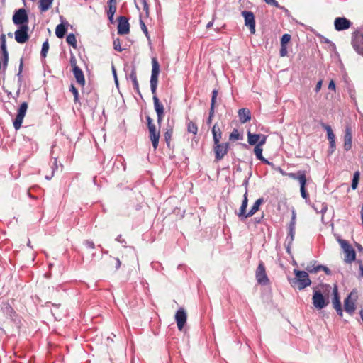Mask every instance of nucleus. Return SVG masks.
<instances>
[{"label": "nucleus", "instance_id": "nucleus-55", "mask_svg": "<svg viewBox=\"0 0 363 363\" xmlns=\"http://www.w3.org/2000/svg\"><path fill=\"white\" fill-rule=\"evenodd\" d=\"M116 240L117 242H118L121 243L122 245H123V246H124L125 247H126V245H125V244H126V241H125L124 239H123V238H122L121 235H118V237L116 238Z\"/></svg>", "mask_w": 363, "mask_h": 363}, {"label": "nucleus", "instance_id": "nucleus-63", "mask_svg": "<svg viewBox=\"0 0 363 363\" xmlns=\"http://www.w3.org/2000/svg\"><path fill=\"white\" fill-rule=\"evenodd\" d=\"M215 16L216 15L214 14L213 17V19L207 23V25H206V28H211L213 26V23H214Z\"/></svg>", "mask_w": 363, "mask_h": 363}, {"label": "nucleus", "instance_id": "nucleus-14", "mask_svg": "<svg viewBox=\"0 0 363 363\" xmlns=\"http://www.w3.org/2000/svg\"><path fill=\"white\" fill-rule=\"evenodd\" d=\"M333 308L335 309L337 315L340 317H342V304L340 301V297L339 296L337 287L336 285H335L334 288L333 289Z\"/></svg>", "mask_w": 363, "mask_h": 363}, {"label": "nucleus", "instance_id": "nucleus-2", "mask_svg": "<svg viewBox=\"0 0 363 363\" xmlns=\"http://www.w3.org/2000/svg\"><path fill=\"white\" fill-rule=\"evenodd\" d=\"M294 274L296 278L292 281L291 285L294 286L295 284H298L297 287L298 290H303L311 284V281L306 271L294 269Z\"/></svg>", "mask_w": 363, "mask_h": 363}, {"label": "nucleus", "instance_id": "nucleus-51", "mask_svg": "<svg viewBox=\"0 0 363 363\" xmlns=\"http://www.w3.org/2000/svg\"><path fill=\"white\" fill-rule=\"evenodd\" d=\"M69 62H70V65L72 67V70H74L75 67H79L77 65V60L74 55H71Z\"/></svg>", "mask_w": 363, "mask_h": 363}, {"label": "nucleus", "instance_id": "nucleus-22", "mask_svg": "<svg viewBox=\"0 0 363 363\" xmlns=\"http://www.w3.org/2000/svg\"><path fill=\"white\" fill-rule=\"evenodd\" d=\"M238 114L241 123H245L251 120V113L247 108L239 109Z\"/></svg>", "mask_w": 363, "mask_h": 363}, {"label": "nucleus", "instance_id": "nucleus-32", "mask_svg": "<svg viewBox=\"0 0 363 363\" xmlns=\"http://www.w3.org/2000/svg\"><path fill=\"white\" fill-rule=\"evenodd\" d=\"M187 131L189 133L196 135L198 132L197 125L194 122L189 121L187 122Z\"/></svg>", "mask_w": 363, "mask_h": 363}, {"label": "nucleus", "instance_id": "nucleus-18", "mask_svg": "<svg viewBox=\"0 0 363 363\" xmlns=\"http://www.w3.org/2000/svg\"><path fill=\"white\" fill-rule=\"evenodd\" d=\"M149 132H150V138L152 143V146L155 150H156L158 147L159 143V139H160V131H157L156 130L155 125H152L151 127L148 128Z\"/></svg>", "mask_w": 363, "mask_h": 363}, {"label": "nucleus", "instance_id": "nucleus-25", "mask_svg": "<svg viewBox=\"0 0 363 363\" xmlns=\"http://www.w3.org/2000/svg\"><path fill=\"white\" fill-rule=\"evenodd\" d=\"M212 133H213V143L217 144L218 143H220V140L222 138V133H221V130L217 123L214 124V125L213 126Z\"/></svg>", "mask_w": 363, "mask_h": 363}, {"label": "nucleus", "instance_id": "nucleus-53", "mask_svg": "<svg viewBox=\"0 0 363 363\" xmlns=\"http://www.w3.org/2000/svg\"><path fill=\"white\" fill-rule=\"evenodd\" d=\"M142 1V4L143 5L144 11H145L146 14L148 15V13H149V6H148V4L147 2V0H143V1Z\"/></svg>", "mask_w": 363, "mask_h": 363}, {"label": "nucleus", "instance_id": "nucleus-36", "mask_svg": "<svg viewBox=\"0 0 363 363\" xmlns=\"http://www.w3.org/2000/svg\"><path fill=\"white\" fill-rule=\"evenodd\" d=\"M229 139L230 140H239L242 139V136L237 129H234L230 134Z\"/></svg>", "mask_w": 363, "mask_h": 363}, {"label": "nucleus", "instance_id": "nucleus-64", "mask_svg": "<svg viewBox=\"0 0 363 363\" xmlns=\"http://www.w3.org/2000/svg\"><path fill=\"white\" fill-rule=\"evenodd\" d=\"M115 261H116V265H115V267L116 269H118L121 267V261L118 258H116L115 259Z\"/></svg>", "mask_w": 363, "mask_h": 363}, {"label": "nucleus", "instance_id": "nucleus-35", "mask_svg": "<svg viewBox=\"0 0 363 363\" xmlns=\"http://www.w3.org/2000/svg\"><path fill=\"white\" fill-rule=\"evenodd\" d=\"M359 172L357 171L354 173L353 179L352 182L351 187L353 190H355L357 188L359 179Z\"/></svg>", "mask_w": 363, "mask_h": 363}, {"label": "nucleus", "instance_id": "nucleus-23", "mask_svg": "<svg viewBox=\"0 0 363 363\" xmlns=\"http://www.w3.org/2000/svg\"><path fill=\"white\" fill-rule=\"evenodd\" d=\"M1 311L6 317L11 320H15L16 312L9 303H4L1 306Z\"/></svg>", "mask_w": 363, "mask_h": 363}, {"label": "nucleus", "instance_id": "nucleus-1", "mask_svg": "<svg viewBox=\"0 0 363 363\" xmlns=\"http://www.w3.org/2000/svg\"><path fill=\"white\" fill-rule=\"evenodd\" d=\"M152 72L150 77V89L151 92L153 94V103L155 110L157 116V123L160 125L164 116V108L163 104L160 101L158 97L156 95V90L157 87L158 77L160 71V64L155 57L152 59Z\"/></svg>", "mask_w": 363, "mask_h": 363}, {"label": "nucleus", "instance_id": "nucleus-19", "mask_svg": "<svg viewBox=\"0 0 363 363\" xmlns=\"http://www.w3.org/2000/svg\"><path fill=\"white\" fill-rule=\"evenodd\" d=\"M248 199H247V190H245V192L243 196L242 202L241 206L239 209V212L238 213V216L240 219V220H244L247 218V213L246 208L247 207Z\"/></svg>", "mask_w": 363, "mask_h": 363}, {"label": "nucleus", "instance_id": "nucleus-33", "mask_svg": "<svg viewBox=\"0 0 363 363\" xmlns=\"http://www.w3.org/2000/svg\"><path fill=\"white\" fill-rule=\"evenodd\" d=\"M66 41L69 45L72 46L74 48H77V39L73 33H69L67 35Z\"/></svg>", "mask_w": 363, "mask_h": 363}, {"label": "nucleus", "instance_id": "nucleus-26", "mask_svg": "<svg viewBox=\"0 0 363 363\" xmlns=\"http://www.w3.org/2000/svg\"><path fill=\"white\" fill-rule=\"evenodd\" d=\"M53 0H39L38 8L40 13L47 11L52 6Z\"/></svg>", "mask_w": 363, "mask_h": 363}, {"label": "nucleus", "instance_id": "nucleus-9", "mask_svg": "<svg viewBox=\"0 0 363 363\" xmlns=\"http://www.w3.org/2000/svg\"><path fill=\"white\" fill-rule=\"evenodd\" d=\"M255 276L259 284L266 286L269 284V280L266 274L265 267L263 262H260L256 270Z\"/></svg>", "mask_w": 363, "mask_h": 363}, {"label": "nucleus", "instance_id": "nucleus-56", "mask_svg": "<svg viewBox=\"0 0 363 363\" xmlns=\"http://www.w3.org/2000/svg\"><path fill=\"white\" fill-rule=\"evenodd\" d=\"M84 245L89 248L94 249L95 247L94 243L91 240H86Z\"/></svg>", "mask_w": 363, "mask_h": 363}, {"label": "nucleus", "instance_id": "nucleus-12", "mask_svg": "<svg viewBox=\"0 0 363 363\" xmlns=\"http://www.w3.org/2000/svg\"><path fill=\"white\" fill-rule=\"evenodd\" d=\"M267 140V136L262 134L252 133L247 132V142L250 145H263Z\"/></svg>", "mask_w": 363, "mask_h": 363}, {"label": "nucleus", "instance_id": "nucleus-54", "mask_svg": "<svg viewBox=\"0 0 363 363\" xmlns=\"http://www.w3.org/2000/svg\"><path fill=\"white\" fill-rule=\"evenodd\" d=\"M116 4H117L116 0H108V7L116 9Z\"/></svg>", "mask_w": 363, "mask_h": 363}, {"label": "nucleus", "instance_id": "nucleus-10", "mask_svg": "<svg viewBox=\"0 0 363 363\" xmlns=\"http://www.w3.org/2000/svg\"><path fill=\"white\" fill-rule=\"evenodd\" d=\"M229 148V143H220L214 144L213 150L215 153V159L216 161L221 160L227 154Z\"/></svg>", "mask_w": 363, "mask_h": 363}, {"label": "nucleus", "instance_id": "nucleus-31", "mask_svg": "<svg viewBox=\"0 0 363 363\" xmlns=\"http://www.w3.org/2000/svg\"><path fill=\"white\" fill-rule=\"evenodd\" d=\"M66 31L67 29L65 26L61 23L57 26L55 29V35L57 38H62L65 36Z\"/></svg>", "mask_w": 363, "mask_h": 363}, {"label": "nucleus", "instance_id": "nucleus-20", "mask_svg": "<svg viewBox=\"0 0 363 363\" xmlns=\"http://www.w3.org/2000/svg\"><path fill=\"white\" fill-rule=\"evenodd\" d=\"M352 140V128L350 126H347L345 130V135H344V149H345V150L348 151L351 149Z\"/></svg>", "mask_w": 363, "mask_h": 363}, {"label": "nucleus", "instance_id": "nucleus-61", "mask_svg": "<svg viewBox=\"0 0 363 363\" xmlns=\"http://www.w3.org/2000/svg\"><path fill=\"white\" fill-rule=\"evenodd\" d=\"M320 267H321V269L323 270L326 274H330L331 271L330 270L329 268H328L325 266L321 265V264H320Z\"/></svg>", "mask_w": 363, "mask_h": 363}, {"label": "nucleus", "instance_id": "nucleus-5", "mask_svg": "<svg viewBox=\"0 0 363 363\" xmlns=\"http://www.w3.org/2000/svg\"><path fill=\"white\" fill-rule=\"evenodd\" d=\"M339 242L345 255V262L347 263H351L354 261L356 258V252L352 247L345 240H340Z\"/></svg>", "mask_w": 363, "mask_h": 363}, {"label": "nucleus", "instance_id": "nucleus-58", "mask_svg": "<svg viewBox=\"0 0 363 363\" xmlns=\"http://www.w3.org/2000/svg\"><path fill=\"white\" fill-rule=\"evenodd\" d=\"M322 83H323L322 80H320L318 82V83L316 84L315 88V92H318L321 89Z\"/></svg>", "mask_w": 363, "mask_h": 363}, {"label": "nucleus", "instance_id": "nucleus-45", "mask_svg": "<svg viewBox=\"0 0 363 363\" xmlns=\"http://www.w3.org/2000/svg\"><path fill=\"white\" fill-rule=\"evenodd\" d=\"M291 35L289 34H284L281 38V45H286V44L290 41Z\"/></svg>", "mask_w": 363, "mask_h": 363}, {"label": "nucleus", "instance_id": "nucleus-40", "mask_svg": "<svg viewBox=\"0 0 363 363\" xmlns=\"http://www.w3.org/2000/svg\"><path fill=\"white\" fill-rule=\"evenodd\" d=\"M2 54V68L5 71L7 68L9 63V52L1 53Z\"/></svg>", "mask_w": 363, "mask_h": 363}, {"label": "nucleus", "instance_id": "nucleus-49", "mask_svg": "<svg viewBox=\"0 0 363 363\" xmlns=\"http://www.w3.org/2000/svg\"><path fill=\"white\" fill-rule=\"evenodd\" d=\"M113 48L116 50L118 52H121L123 50V48L121 46V43L119 39H116L113 41Z\"/></svg>", "mask_w": 363, "mask_h": 363}, {"label": "nucleus", "instance_id": "nucleus-48", "mask_svg": "<svg viewBox=\"0 0 363 363\" xmlns=\"http://www.w3.org/2000/svg\"><path fill=\"white\" fill-rule=\"evenodd\" d=\"M329 144H330V147H329V149H328V155H332L335 148H336V146H335V140H332V141H329Z\"/></svg>", "mask_w": 363, "mask_h": 363}, {"label": "nucleus", "instance_id": "nucleus-21", "mask_svg": "<svg viewBox=\"0 0 363 363\" xmlns=\"http://www.w3.org/2000/svg\"><path fill=\"white\" fill-rule=\"evenodd\" d=\"M126 77H127V79H129L131 80L133 85V88L136 91V92L138 94H140V89H139V84H138V82L137 79L135 68L133 67L131 69L130 73H128V72L126 71Z\"/></svg>", "mask_w": 363, "mask_h": 363}, {"label": "nucleus", "instance_id": "nucleus-29", "mask_svg": "<svg viewBox=\"0 0 363 363\" xmlns=\"http://www.w3.org/2000/svg\"><path fill=\"white\" fill-rule=\"evenodd\" d=\"M321 126L326 130L327 136L329 141L335 140V136L329 125L322 123Z\"/></svg>", "mask_w": 363, "mask_h": 363}, {"label": "nucleus", "instance_id": "nucleus-60", "mask_svg": "<svg viewBox=\"0 0 363 363\" xmlns=\"http://www.w3.org/2000/svg\"><path fill=\"white\" fill-rule=\"evenodd\" d=\"M328 89L335 90V84L333 80H331L328 84Z\"/></svg>", "mask_w": 363, "mask_h": 363}, {"label": "nucleus", "instance_id": "nucleus-8", "mask_svg": "<svg viewBox=\"0 0 363 363\" xmlns=\"http://www.w3.org/2000/svg\"><path fill=\"white\" fill-rule=\"evenodd\" d=\"M28 26L27 24L21 26L14 33L15 40L17 43H25L29 38L28 34Z\"/></svg>", "mask_w": 363, "mask_h": 363}, {"label": "nucleus", "instance_id": "nucleus-16", "mask_svg": "<svg viewBox=\"0 0 363 363\" xmlns=\"http://www.w3.org/2000/svg\"><path fill=\"white\" fill-rule=\"evenodd\" d=\"M187 315L183 308H180L175 314V320L178 329L182 331L186 323Z\"/></svg>", "mask_w": 363, "mask_h": 363}, {"label": "nucleus", "instance_id": "nucleus-28", "mask_svg": "<svg viewBox=\"0 0 363 363\" xmlns=\"http://www.w3.org/2000/svg\"><path fill=\"white\" fill-rule=\"evenodd\" d=\"M23 67V59H21L20 65H19V67H18V72L17 73L18 84L19 87L21 86L22 82H23V77H22ZM19 93H20V88H18V89L17 91L16 95L18 96Z\"/></svg>", "mask_w": 363, "mask_h": 363}, {"label": "nucleus", "instance_id": "nucleus-43", "mask_svg": "<svg viewBox=\"0 0 363 363\" xmlns=\"http://www.w3.org/2000/svg\"><path fill=\"white\" fill-rule=\"evenodd\" d=\"M116 11V9H113L111 7L108 8V9L107 11V16L111 23L113 22V16H114Z\"/></svg>", "mask_w": 363, "mask_h": 363}, {"label": "nucleus", "instance_id": "nucleus-4", "mask_svg": "<svg viewBox=\"0 0 363 363\" xmlns=\"http://www.w3.org/2000/svg\"><path fill=\"white\" fill-rule=\"evenodd\" d=\"M291 177L298 181L300 184V191L301 196L307 202L309 200L308 194L306 189V177L304 171H298L296 174H291Z\"/></svg>", "mask_w": 363, "mask_h": 363}, {"label": "nucleus", "instance_id": "nucleus-50", "mask_svg": "<svg viewBox=\"0 0 363 363\" xmlns=\"http://www.w3.org/2000/svg\"><path fill=\"white\" fill-rule=\"evenodd\" d=\"M279 54L281 57H285L288 54V50L286 45H281Z\"/></svg>", "mask_w": 363, "mask_h": 363}, {"label": "nucleus", "instance_id": "nucleus-38", "mask_svg": "<svg viewBox=\"0 0 363 363\" xmlns=\"http://www.w3.org/2000/svg\"><path fill=\"white\" fill-rule=\"evenodd\" d=\"M262 145H256L254 148V152L258 160H260V159H262V157H263V156H262L263 150H262Z\"/></svg>", "mask_w": 363, "mask_h": 363}, {"label": "nucleus", "instance_id": "nucleus-39", "mask_svg": "<svg viewBox=\"0 0 363 363\" xmlns=\"http://www.w3.org/2000/svg\"><path fill=\"white\" fill-rule=\"evenodd\" d=\"M295 235V230L289 229L287 237L286 238V242H288L289 245H292V242L294 240Z\"/></svg>", "mask_w": 363, "mask_h": 363}, {"label": "nucleus", "instance_id": "nucleus-59", "mask_svg": "<svg viewBox=\"0 0 363 363\" xmlns=\"http://www.w3.org/2000/svg\"><path fill=\"white\" fill-rule=\"evenodd\" d=\"M146 120L147 122V128H150L152 125H155V124L153 123L152 119L149 116H147L146 117Z\"/></svg>", "mask_w": 363, "mask_h": 363}, {"label": "nucleus", "instance_id": "nucleus-6", "mask_svg": "<svg viewBox=\"0 0 363 363\" xmlns=\"http://www.w3.org/2000/svg\"><path fill=\"white\" fill-rule=\"evenodd\" d=\"M357 296L354 291H352L344 300V309L350 315H352L356 309Z\"/></svg>", "mask_w": 363, "mask_h": 363}, {"label": "nucleus", "instance_id": "nucleus-57", "mask_svg": "<svg viewBox=\"0 0 363 363\" xmlns=\"http://www.w3.org/2000/svg\"><path fill=\"white\" fill-rule=\"evenodd\" d=\"M328 210V207H327V204L325 203H321V208H320V213H321L322 214H324Z\"/></svg>", "mask_w": 363, "mask_h": 363}, {"label": "nucleus", "instance_id": "nucleus-27", "mask_svg": "<svg viewBox=\"0 0 363 363\" xmlns=\"http://www.w3.org/2000/svg\"><path fill=\"white\" fill-rule=\"evenodd\" d=\"M264 202L262 198L258 199L251 207V209L247 213V218L252 216L259 208L260 205Z\"/></svg>", "mask_w": 363, "mask_h": 363}, {"label": "nucleus", "instance_id": "nucleus-13", "mask_svg": "<svg viewBox=\"0 0 363 363\" xmlns=\"http://www.w3.org/2000/svg\"><path fill=\"white\" fill-rule=\"evenodd\" d=\"M242 15L245 18V25L249 28L251 34L255 33V20L252 12L243 11Z\"/></svg>", "mask_w": 363, "mask_h": 363}, {"label": "nucleus", "instance_id": "nucleus-44", "mask_svg": "<svg viewBox=\"0 0 363 363\" xmlns=\"http://www.w3.org/2000/svg\"><path fill=\"white\" fill-rule=\"evenodd\" d=\"M140 25L141 30H143V32L144 33V34L145 35L147 38L148 40H150V35L148 33L147 28L144 21L141 18L140 19Z\"/></svg>", "mask_w": 363, "mask_h": 363}, {"label": "nucleus", "instance_id": "nucleus-62", "mask_svg": "<svg viewBox=\"0 0 363 363\" xmlns=\"http://www.w3.org/2000/svg\"><path fill=\"white\" fill-rule=\"evenodd\" d=\"M112 72H113V74L114 77L116 84L118 85V79H117V75H116V71L114 66H112Z\"/></svg>", "mask_w": 363, "mask_h": 363}, {"label": "nucleus", "instance_id": "nucleus-34", "mask_svg": "<svg viewBox=\"0 0 363 363\" xmlns=\"http://www.w3.org/2000/svg\"><path fill=\"white\" fill-rule=\"evenodd\" d=\"M306 269L309 273H317L320 270H321L320 264L315 265L314 264H309L306 267Z\"/></svg>", "mask_w": 363, "mask_h": 363}, {"label": "nucleus", "instance_id": "nucleus-11", "mask_svg": "<svg viewBox=\"0 0 363 363\" xmlns=\"http://www.w3.org/2000/svg\"><path fill=\"white\" fill-rule=\"evenodd\" d=\"M28 21V16L24 9L17 10L13 16V22L16 25H26Z\"/></svg>", "mask_w": 363, "mask_h": 363}, {"label": "nucleus", "instance_id": "nucleus-42", "mask_svg": "<svg viewBox=\"0 0 363 363\" xmlns=\"http://www.w3.org/2000/svg\"><path fill=\"white\" fill-rule=\"evenodd\" d=\"M173 130L172 129H169L164 133V140L168 145H169V143L172 136Z\"/></svg>", "mask_w": 363, "mask_h": 363}, {"label": "nucleus", "instance_id": "nucleus-7", "mask_svg": "<svg viewBox=\"0 0 363 363\" xmlns=\"http://www.w3.org/2000/svg\"><path fill=\"white\" fill-rule=\"evenodd\" d=\"M28 108V104L26 102H23L18 110L17 115L16 116L15 120L13 121V127L16 130L20 129L21 124L23 123V118L26 116V111Z\"/></svg>", "mask_w": 363, "mask_h": 363}, {"label": "nucleus", "instance_id": "nucleus-52", "mask_svg": "<svg viewBox=\"0 0 363 363\" xmlns=\"http://www.w3.org/2000/svg\"><path fill=\"white\" fill-rule=\"evenodd\" d=\"M267 4L274 6L275 7H279V3L276 0H264Z\"/></svg>", "mask_w": 363, "mask_h": 363}, {"label": "nucleus", "instance_id": "nucleus-24", "mask_svg": "<svg viewBox=\"0 0 363 363\" xmlns=\"http://www.w3.org/2000/svg\"><path fill=\"white\" fill-rule=\"evenodd\" d=\"M74 77L77 82L82 86L85 85V78L82 70L79 67H75L74 70H72Z\"/></svg>", "mask_w": 363, "mask_h": 363}, {"label": "nucleus", "instance_id": "nucleus-3", "mask_svg": "<svg viewBox=\"0 0 363 363\" xmlns=\"http://www.w3.org/2000/svg\"><path fill=\"white\" fill-rule=\"evenodd\" d=\"M312 303L315 308L321 310L330 303L328 296L323 295L320 290L314 289L313 291Z\"/></svg>", "mask_w": 363, "mask_h": 363}, {"label": "nucleus", "instance_id": "nucleus-15", "mask_svg": "<svg viewBox=\"0 0 363 363\" xmlns=\"http://www.w3.org/2000/svg\"><path fill=\"white\" fill-rule=\"evenodd\" d=\"M352 25V22L345 17H337L334 21L335 29L337 31L348 29Z\"/></svg>", "mask_w": 363, "mask_h": 363}, {"label": "nucleus", "instance_id": "nucleus-30", "mask_svg": "<svg viewBox=\"0 0 363 363\" xmlns=\"http://www.w3.org/2000/svg\"><path fill=\"white\" fill-rule=\"evenodd\" d=\"M0 51L1 53L9 52L6 45V36L4 33L0 35Z\"/></svg>", "mask_w": 363, "mask_h": 363}, {"label": "nucleus", "instance_id": "nucleus-47", "mask_svg": "<svg viewBox=\"0 0 363 363\" xmlns=\"http://www.w3.org/2000/svg\"><path fill=\"white\" fill-rule=\"evenodd\" d=\"M214 113H215V108H212L211 107L210 108V111H209V116H208V118L207 119V121H206V123L208 125H211V123H212V118L214 116Z\"/></svg>", "mask_w": 363, "mask_h": 363}, {"label": "nucleus", "instance_id": "nucleus-41", "mask_svg": "<svg viewBox=\"0 0 363 363\" xmlns=\"http://www.w3.org/2000/svg\"><path fill=\"white\" fill-rule=\"evenodd\" d=\"M69 91L73 94L74 95V101L78 102L79 101V92L77 88L73 85L71 84L69 86Z\"/></svg>", "mask_w": 363, "mask_h": 363}, {"label": "nucleus", "instance_id": "nucleus-17", "mask_svg": "<svg viewBox=\"0 0 363 363\" xmlns=\"http://www.w3.org/2000/svg\"><path fill=\"white\" fill-rule=\"evenodd\" d=\"M118 34L125 35L130 32V25L126 17L121 16L118 18Z\"/></svg>", "mask_w": 363, "mask_h": 363}, {"label": "nucleus", "instance_id": "nucleus-46", "mask_svg": "<svg viewBox=\"0 0 363 363\" xmlns=\"http://www.w3.org/2000/svg\"><path fill=\"white\" fill-rule=\"evenodd\" d=\"M217 96H218V91L216 89L213 90L211 103V107H212V108H215V106H216V100Z\"/></svg>", "mask_w": 363, "mask_h": 363}, {"label": "nucleus", "instance_id": "nucleus-37", "mask_svg": "<svg viewBox=\"0 0 363 363\" xmlns=\"http://www.w3.org/2000/svg\"><path fill=\"white\" fill-rule=\"evenodd\" d=\"M48 50H49V43H48V40H47L46 41H45L43 43V45H42L40 55L43 58H45L46 57Z\"/></svg>", "mask_w": 363, "mask_h": 363}]
</instances>
